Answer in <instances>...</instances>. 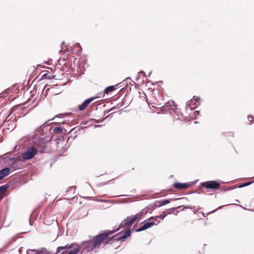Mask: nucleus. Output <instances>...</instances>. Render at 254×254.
<instances>
[{
    "mask_svg": "<svg viewBox=\"0 0 254 254\" xmlns=\"http://www.w3.org/2000/svg\"><path fill=\"white\" fill-rule=\"evenodd\" d=\"M166 212H167V214H166V211H164L163 212L162 214H161L160 215L157 216L156 217H151L150 218H149L148 219V220H153V221H154V222H157V220H156L157 218H161L162 219H163L167 214L170 213L169 210H168Z\"/></svg>",
    "mask_w": 254,
    "mask_h": 254,
    "instance_id": "obj_14",
    "label": "nucleus"
},
{
    "mask_svg": "<svg viewBox=\"0 0 254 254\" xmlns=\"http://www.w3.org/2000/svg\"><path fill=\"white\" fill-rule=\"evenodd\" d=\"M252 184V182H248V183H245L242 185H241L240 186V188H242V187H246V186H249V185L251 184Z\"/></svg>",
    "mask_w": 254,
    "mask_h": 254,
    "instance_id": "obj_22",
    "label": "nucleus"
},
{
    "mask_svg": "<svg viewBox=\"0 0 254 254\" xmlns=\"http://www.w3.org/2000/svg\"><path fill=\"white\" fill-rule=\"evenodd\" d=\"M10 173V169L8 167L4 168L0 171V180L7 176Z\"/></svg>",
    "mask_w": 254,
    "mask_h": 254,
    "instance_id": "obj_12",
    "label": "nucleus"
},
{
    "mask_svg": "<svg viewBox=\"0 0 254 254\" xmlns=\"http://www.w3.org/2000/svg\"><path fill=\"white\" fill-rule=\"evenodd\" d=\"M79 246L80 249L82 248V252L86 251L87 252H89L96 249L95 246H94V243L92 239L83 242Z\"/></svg>",
    "mask_w": 254,
    "mask_h": 254,
    "instance_id": "obj_4",
    "label": "nucleus"
},
{
    "mask_svg": "<svg viewBox=\"0 0 254 254\" xmlns=\"http://www.w3.org/2000/svg\"><path fill=\"white\" fill-rule=\"evenodd\" d=\"M8 188V186L7 185H4L0 187V195H2L3 193H4L7 189Z\"/></svg>",
    "mask_w": 254,
    "mask_h": 254,
    "instance_id": "obj_18",
    "label": "nucleus"
},
{
    "mask_svg": "<svg viewBox=\"0 0 254 254\" xmlns=\"http://www.w3.org/2000/svg\"><path fill=\"white\" fill-rule=\"evenodd\" d=\"M96 98V97H91V98H89L86 99V100H85L84 101V102L83 103H82L81 105L78 106V109L80 111L84 110L88 106L89 104L91 102L94 101Z\"/></svg>",
    "mask_w": 254,
    "mask_h": 254,
    "instance_id": "obj_7",
    "label": "nucleus"
},
{
    "mask_svg": "<svg viewBox=\"0 0 254 254\" xmlns=\"http://www.w3.org/2000/svg\"><path fill=\"white\" fill-rule=\"evenodd\" d=\"M189 184L187 183H176L173 184V187L178 190H185L188 188Z\"/></svg>",
    "mask_w": 254,
    "mask_h": 254,
    "instance_id": "obj_10",
    "label": "nucleus"
},
{
    "mask_svg": "<svg viewBox=\"0 0 254 254\" xmlns=\"http://www.w3.org/2000/svg\"><path fill=\"white\" fill-rule=\"evenodd\" d=\"M220 186V183L215 181L206 182L201 184V186L203 188L213 190L218 189Z\"/></svg>",
    "mask_w": 254,
    "mask_h": 254,
    "instance_id": "obj_5",
    "label": "nucleus"
},
{
    "mask_svg": "<svg viewBox=\"0 0 254 254\" xmlns=\"http://www.w3.org/2000/svg\"><path fill=\"white\" fill-rule=\"evenodd\" d=\"M199 101V98L195 96H193V99H191L188 103V105L190 106L191 108H194L196 105V102Z\"/></svg>",
    "mask_w": 254,
    "mask_h": 254,
    "instance_id": "obj_15",
    "label": "nucleus"
},
{
    "mask_svg": "<svg viewBox=\"0 0 254 254\" xmlns=\"http://www.w3.org/2000/svg\"><path fill=\"white\" fill-rule=\"evenodd\" d=\"M156 225V223L154 221L152 222H146L142 226H141L138 229H136L135 231L136 232H140L142 231L145 230L152 226Z\"/></svg>",
    "mask_w": 254,
    "mask_h": 254,
    "instance_id": "obj_8",
    "label": "nucleus"
},
{
    "mask_svg": "<svg viewBox=\"0 0 254 254\" xmlns=\"http://www.w3.org/2000/svg\"><path fill=\"white\" fill-rule=\"evenodd\" d=\"M135 221L133 215L127 217L124 221H123L121 225V227H124L125 226H130Z\"/></svg>",
    "mask_w": 254,
    "mask_h": 254,
    "instance_id": "obj_6",
    "label": "nucleus"
},
{
    "mask_svg": "<svg viewBox=\"0 0 254 254\" xmlns=\"http://www.w3.org/2000/svg\"><path fill=\"white\" fill-rule=\"evenodd\" d=\"M115 86H110L107 87L104 91L105 93L108 94L110 92H111L116 89Z\"/></svg>",
    "mask_w": 254,
    "mask_h": 254,
    "instance_id": "obj_17",
    "label": "nucleus"
},
{
    "mask_svg": "<svg viewBox=\"0 0 254 254\" xmlns=\"http://www.w3.org/2000/svg\"><path fill=\"white\" fill-rule=\"evenodd\" d=\"M148 212V210L147 209H143L141 211L137 213L135 215H133L135 221L140 219L143 215H145Z\"/></svg>",
    "mask_w": 254,
    "mask_h": 254,
    "instance_id": "obj_13",
    "label": "nucleus"
},
{
    "mask_svg": "<svg viewBox=\"0 0 254 254\" xmlns=\"http://www.w3.org/2000/svg\"><path fill=\"white\" fill-rule=\"evenodd\" d=\"M74 189L73 187H70L67 190V191H69L71 190Z\"/></svg>",
    "mask_w": 254,
    "mask_h": 254,
    "instance_id": "obj_24",
    "label": "nucleus"
},
{
    "mask_svg": "<svg viewBox=\"0 0 254 254\" xmlns=\"http://www.w3.org/2000/svg\"><path fill=\"white\" fill-rule=\"evenodd\" d=\"M175 209V208H172L171 209H173V210H174Z\"/></svg>",
    "mask_w": 254,
    "mask_h": 254,
    "instance_id": "obj_26",
    "label": "nucleus"
},
{
    "mask_svg": "<svg viewBox=\"0 0 254 254\" xmlns=\"http://www.w3.org/2000/svg\"><path fill=\"white\" fill-rule=\"evenodd\" d=\"M53 131L55 133H60L63 131V128L62 127H57L54 129Z\"/></svg>",
    "mask_w": 254,
    "mask_h": 254,
    "instance_id": "obj_19",
    "label": "nucleus"
},
{
    "mask_svg": "<svg viewBox=\"0 0 254 254\" xmlns=\"http://www.w3.org/2000/svg\"><path fill=\"white\" fill-rule=\"evenodd\" d=\"M38 150L34 146H30L27 148L26 151L21 154L24 160H29L33 158L37 154Z\"/></svg>",
    "mask_w": 254,
    "mask_h": 254,
    "instance_id": "obj_3",
    "label": "nucleus"
},
{
    "mask_svg": "<svg viewBox=\"0 0 254 254\" xmlns=\"http://www.w3.org/2000/svg\"><path fill=\"white\" fill-rule=\"evenodd\" d=\"M134 170V168L132 167L131 168L129 169L128 171L129 173H131Z\"/></svg>",
    "mask_w": 254,
    "mask_h": 254,
    "instance_id": "obj_23",
    "label": "nucleus"
},
{
    "mask_svg": "<svg viewBox=\"0 0 254 254\" xmlns=\"http://www.w3.org/2000/svg\"><path fill=\"white\" fill-rule=\"evenodd\" d=\"M63 251L61 254H77L80 251L79 245L73 243L64 246L58 247L56 254H59Z\"/></svg>",
    "mask_w": 254,
    "mask_h": 254,
    "instance_id": "obj_2",
    "label": "nucleus"
},
{
    "mask_svg": "<svg viewBox=\"0 0 254 254\" xmlns=\"http://www.w3.org/2000/svg\"><path fill=\"white\" fill-rule=\"evenodd\" d=\"M46 141L43 138H39L37 143V146L39 149H41L39 151L41 153L44 152L46 148Z\"/></svg>",
    "mask_w": 254,
    "mask_h": 254,
    "instance_id": "obj_9",
    "label": "nucleus"
},
{
    "mask_svg": "<svg viewBox=\"0 0 254 254\" xmlns=\"http://www.w3.org/2000/svg\"><path fill=\"white\" fill-rule=\"evenodd\" d=\"M170 202V200H163L161 201H160V204H159V206H163V205H166L168 203H169V202Z\"/></svg>",
    "mask_w": 254,
    "mask_h": 254,
    "instance_id": "obj_21",
    "label": "nucleus"
},
{
    "mask_svg": "<svg viewBox=\"0 0 254 254\" xmlns=\"http://www.w3.org/2000/svg\"><path fill=\"white\" fill-rule=\"evenodd\" d=\"M165 107H168L169 110H175L176 108L175 103L173 101H169L166 104Z\"/></svg>",
    "mask_w": 254,
    "mask_h": 254,
    "instance_id": "obj_16",
    "label": "nucleus"
},
{
    "mask_svg": "<svg viewBox=\"0 0 254 254\" xmlns=\"http://www.w3.org/2000/svg\"><path fill=\"white\" fill-rule=\"evenodd\" d=\"M47 250L45 249L40 250H28L27 254H47Z\"/></svg>",
    "mask_w": 254,
    "mask_h": 254,
    "instance_id": "obj_11",
    "label": "nucleus"
},
{
    "mask_svg": "<svg viewBox=\"0 0 254 254\" xmlns=\"http://www.w3.org/2000/svg\"><path fill=\"white\" fill-rule=\"evenodd\" d=\"M115 232L116 231L114 230H107L104 233L98 234L93 237L92 239L96 248H99L102 243H103L104 245L108 244L112 240H114L115 241H125V239L127 237H129L131 234V230L128 229L124 232V234H122V232H121L112 237H110V236Z\"/></svg>",
    "mask_w": 254,
    "mask_h": 254,
    "instance_id": "obj_1",
    "label": "nucleus"
},
{
    "mask_svg": "<svg viewBox=\"0 0 254 254\" xmlns=\"http://www.w3.org/2000/svg\"><path fill=\"white\" fill-rule=\"evenodd\" d=\"M235 201H236V202H239V201L238 200H237V199H236Z\"/></svg>",
    "mask_w": 254,
    "mask_h": 254,
    "instance_id": "obj_25",
    "label": "nucleus"
},
{
    "mask_svg": "<svg viewBox=\"0 0 254 254\" xmlns=\"http://www.w3.org/2000/svg\"><path fill=\"white\" fill-rule=\"evenodd\" d=\"M247 118L249 124H252L254 122V118L253 116L249 115Z\"/></svg>",
    "mask_w": 254,
    "mask_h": 254,
    "instance_id": "obj_20",
    "label": "nucleus"
}]
</instances>
